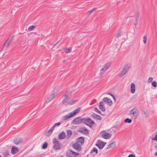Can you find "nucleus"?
<instances>
[{"instance_id": "f257e3e1", "label": "nucleus", "mask_w": 157, "mask_h": 157, "mask_svg": "<svg viewBox=\"0 0 157 157\" xmlns=\"http://www.w3.org/2000/svg\"><path fill=\"white\" fill-rule=\"evenodd\" d=\"M139 114V112L137 109L135 107L129 112V115L132 118L136 119Z\"/></svg>"}, {"instance_id": "f03ea898", "label": "nucleus", "mask_w": 157, "mask_h": 157, "mask_svg": "<svg viewBox=\"0 0 157 157\" xmlns=\"http://www.w3.org/2000/svg\"><path fill=\"white\" fill-rule=\"evenodd\" d=\"M80 110V108H78L72 112L68 113L67 115L63 116V119L64 120H68L73 117L75 114L78 113Z\"/></svg>"}, {"instance_id": "7ed1b4c3", "label": "nucleus", "mask_w": 157, "mask_h": 157, "mask_svg": "<svg viewBox=\"0 0 157 157\" xmlns=\"http://www.w3.org/2000/svg\"><path fill=\"white\" fill-rule=\"evenodd\" d=\"M131 65L130 64L128 63L125 65L120 73V76L121 77L124 75L128 71Z\"/></svg>"}, {"instance_id": "20e7f679", "label": "nucleus", "mask_w": 157, "mask_h": 157, "mask_svg": "<svg viewBox=\"0 0 157 157\" xmlns=\"http://www.w3.org/2000/svg\"><path fill=\"white\" fill-rule=\"evenodd\" d=\"M83 123H85L90 127L94 124V122L89 118H83Z\"/></svg>"}, {"instance_id": "39448f33", "label": "nucleus", "mask_w": 157, "mask_h": 157, "mask_svg": "<svg viewBox=\"0 0 157 157\" xmlns=\"http://www.w3.org/2000/svg\"><path fill=\"white\" fill-rule=\"evenodd\" d=\"M110 65V63L109 62L106 63L103 65L100 69V74L101 75H102L104 72L109 68Z\"/></svg>"}, {"instance_id": "423d86ee", "label": "nucleus", "mask_w": 157, "mask_h": 157, "mask_svg": "<svg viewBox=\"0 0 157 157\" xmlns=\"http://www.w3.org/2000/svg\"><path fill=\"white\" fill-rule=\"evenodd\" d=\"M100 135L102 138L105 139H110L112 136L111 134L106 132L105 131H103L101 132Z\"/></svg>"}, {"instance_id": "0eeeda50", "label": "nucleus", "mask_w": 157, "mask_h": 157, "mask_svg": "<svg viewBox=\"0 0 157 157\" xmlns=\"http://www.w3.org/2000/svg\"><path fill=\"white\" fill-rule=\"evenodd\" d=\"M53 143L54 144L53 148L55 150H58L61 147V144L59 143V141L56 139H54Z\"/></svg>"}, {"instance_id": "6e6552de", "label": "nucleus", "mask_w": 157, "mask_h": 157, "mask_svg": "<svg viewBox=\"0 0 157 157\" xmlns=\"http://www.w3.org/2000/svg\"><path fill=\"white\" fill-rule=\"evenodd\" d=\"M78 154L70 150L66 153L67 157H76Z\"/></svg>"}, {"instance_id": "1a4fd4ad", "label": "nucleus", "mask_w": 157, "mask_h": 157, "mask_svg": "<svg viewBox=\"0 0 157 157\" xmlns=\"http://www.w3.org/2000/svg\"><path fill=\"white\" fill-rule=\"evenodd\" d=\"M57 90L54 91L49 96L47 99L46 102L47 103L51 101L57 94Z\"/></svg>"}, {"instance_id": "9d476101", "label": "nucleus", "mask_w": 157, "mask_h": 157, "mask_svg": "<svg viewBox=\"0 0 157 157\" xmlns=\"http://www.w3.org/2000/svg\"><path fill=\"white\" fill-rule=\"evenodd\" d=\"M83 118L77 117L73 120L72 123L74 124H78L83 123Z\"/></svg>"}, {"instance_id": "9b49d317", "label": "nucleus", "mask_w": 157, "mask_h": 157, "mask_svg": "<svg viewBox=\"0 0 157 157\" xmlns=\"http://www.w3.org/2000/svg\"><path fill=\"white\" fill-rule=\"evenodd\" d=\"M70 94L69 93H66L64 96V99L63 101V103L65 104H69V101H68L70 99L69 95Z\"/></svg>"}, {"instance_id": "f8f14e48", "label": "nucleus", "mask_w": 157, "mask_h": 157, "mask_svg": "<svg viewBox=\"0 0 157 157\" xmlns=\"http://www.w3.org/2000/svg\"><path fill=\"white\" fill-rule=\"evenodd\" d=\"M106 143L101 140H98V143L96 144V146L98 147L99 149H102L105 145Z\"/></svg>"}, {"instance_id": "ddd939ff", "label": "nucleus", "mask_w": 157, "mask_h": 157, "mask_svg": "<svg viewBox=\"0 0 157 157\" xmlns=\"http://www.w3.org/2000/svg\"><path fill=\"white\" fill-rule=\"evenodd\" d=\"M72 147L75 150L78 151H80L82 149L81 145L77 142L74 144L73 145Z\"/></svg>"}, {"instance_id": "4468645a", "label": "nucleus", "mask_w": 157, "mask_h": 157, "mask_svg": "<svg viewBox=\"0 0 157 157\" xmlns=\"http://www.w3.org/2000/svg\"><path fill=\"white\" fill-rule=\"evenodd\" d=\"M79 132L85 135H87L89 133L88 130L85 127L80 128L79 130Z\"/></svg>"}, {"instance_id": "2eb2a0df", "label": "nucleus", "mask_w": 157, "mask_h": 157, "mask_svg": "<svg viewBox=\"0 0 157 157\" xmlns=\"http://www.w3.org/2000/svg\"><path fill=\"white\" fill-rule=\"evenodd\" d=\"M135 85L134 83H132L130 85L131 92L132 94H134L135 92Z\"/></svg>"}, {"instance_id": "dca6fc26", "label": "nucleus", "mask_w": 157, "mask_h": 157, "mask_svg": "<svg viewBox=\"0 0 157 157\" xmlns=\"http://www.w3.org/2000/svg\"><path fill=\"white\" fill-rule=\"evenodd\" d=\"M103 101L107 103L109 105H111L112 104L111 100L109 98H104L103 99Z\"/></svg>"}, {"instance_id": "f3484780", "label": "nucleus", "mask_w": 157, "mask_h": 157, "mask_svg": "<svg viewBox=\"0 0 157 157\" xmlns=\"http://www.w3.org/2000/svg\"><path fill=\"white\" fill-rule=\"evenodd\" d=\"M98 153V150L95 147H94L93 148L91 152L90 153V154H91L93 155V156H94L96 155Z\"/></svg>"}, {"instance_id": "a211bd4d", "label": "nucleus", "mask_w": 157, "mask_h": 157, "mask_svg": "<svg viewBox=\"0 0 157 157\" xmlns=\"http://www.w3.org/2000/svg\"><path fill=\"white\" fill-rule=\"evenodd\" d=\"M84 138L82 137H80L77 139V142L79 143L82 145L84 143Z\"/></svg>"}, {"instance_id": "6ab92c4d", "label": "nucleus", "mask_w": 157, "mask_h": 157, "mask_svg": "<svg viewBox=\"0 0 157 157\" xmlns=\"http://www.w3.org/2000/svg\"><path fill=\"white\" fill-rule=\"evenodd\" d=\"M22 140L20 138H16L14 140V144L16 145H17L19 144L22 143Z\"/></svg>"}, {"instance_id": "aec40b11", "label": "nucleus", "mask_w": 157, "mask_h": 157, "mask_svg": "<svg viewBox=\"0 0 157 157\" xmlns=\"http://www.w3.org/2000/svg\"><path fill=\"white\" fill-rule=\"evenodd\" d=\"M66 137L65 133L63 132H62L59 135L58 138L59 140H61L64 139Z\"/></svg>"}, {"instance_id": "412c9836", "label": "nucleus", "mask_w": 157, "mask_h": 157, "mask_svg": "<svg viewBox=\"0 0 157 157\" xmlns=\"http://www.w3.org/2000/svg\"><path fill=\"white\" fill-rule=\"evenodd\" d=\"M104 103L102 101H101L99 103V108L102 111H105V109L103 106Z\"/></svg>"}, {"instance_id": "4be33fe9", "label": "nucleus", "mask_w": 157, "mask_h": 157, "mask_svg": "<svg viewBox=\"0 0 157 157\" xmlns=\"http://www.w3.org/2000/svg\"><path fill=\"white\" fill-rule=\"evenodd\" d=\"M18 152V149L17 148H15L13 147H12L11 150V153L13 154L14 155L15 154L17 153Z\"/></svg>"}, {"instance_id": "5701e85b", "label": "nucleus", "mask_w": 157, "mask_h": 157, "mask_svg": "<svg viewBox=\"0 0 157 157\" xmlns=\"http://www.w3.org/2000/svg\"><path fill=\"white\" fill-rule=\"evenodd\" d=\"M116 144L114 142L111 143L108 146L107 149H109L110 148L114 147L115 146Z\"/></svg>"}, {"instance_id": "b1692460", "label": "nucleus", "mask_w": 157, "mask_h": 157, "mask_svg": "<svg viewBox=\"0 0 157 157\" xmlns=\"http://www.w3.org/2000/svg\"><path fill=\"white\" fill-rule=\"evenodd\" d=\"M2 154L4 157H7L9 155V153L8 151L5 150L2 152Z\"/></svg>"}, {"instance_id": "393cba45", "label": "nucleus", "mask_w": 157, "mask_h": 157, "mask_svg": "<svg viewBox=\"0 0 157 157\" xmlns=\"http://www.w3.org/2000/svg\"><path fill=\"white\" fill-rule=\"evenodd\" d=\"M54 129L53 127L52 126L50 128V129L48 130L47 132V135H50L52 133L53 130Z\"/></svg>"}, {"instance_id": "a878e982", "label": "nucleus", "mask_w": 157, "mask_h": 157, "mask_svg": "<svg viewBox=\"0 0 157 157\" xmlns=\"http://www.w3.org/2000/svg\"><path fill=\"white\" fill-rule=\"evenodd\" d=\"M72 134V132L71 130H68L67 131V136L69 137H70Z\"/></svg>"}, {"instance_id": "bb28decb", "label": "nucleus", "mask_w": 157, "mask_h": 157, "mask_svg": "<svg viewBox=\"0 0 157 157\" xmlns=\"http://www.w3.org/2000/svg\"><path fill=\"white\" fill-rule=\"evenodd\" d=\"M124 122H125V123H131L132 122V120L131 119L128 118H127L124 121Z\"/></svg>"}, {"instance_id": "cd10ccee", "label": "nucleus", "mask_w": 157, "mask_h": 157, "mask_svg": "<svg viewBox=\"0 0 157 157\" xmlns=\"http://www.w3.org/2000/svg\"><path fill=\"white\" fill-rule=\"evenodd\" d=\"M35 27V26L34 25H32L29 26L28 28L29 31H32Z\"/></svg>"}, {"instance_id": "c85d7f7f", "label": "nucleus", "mask_w": 157, "mask_h": 157, "mask_svg": "<svg viewBox=\"0 0 157 157\" xmlns=\"http://www.w3.org/2000/svg\"><path fill=\"white\" fill-rule=\"evenodd\" d=\"M142 115L144 117H146L147 116V113L146 111L144 110H143L142 112Z\"/></svg>"}, {"instance_id": "c756f323", "label": "nucleus", "mask_w": 157, "mask_h": 157, "mask_svg": "<svg viewBox=\"0 0 157 157\" xmlns=\"http://www.w3.org/2000/svg\"><path fill=\"white\" fill-rule=\"evenodd\" d=\"M47 146H48V144H47V142H45L42 146V148L43 149H45L47 147Z\"/></svg>"}, {"instance_id": "7c9ffc66", "label": "nucleus", "mask_w": 157, "mask_h": 157, "mask_svg": "<svg viewBox=\"0 0 157 157\" xmlns=\"http://www.w3.org/2000/svg\"><path fill=\"white\" fill-rule=\"evenodd\" d=\"M147 41V37L146 35L144 36L143 37V42L144 44H145Z\"/></svg>"}, {"instance_id": "2f4dec72", "label": "nucleus", "mask_w": 157, "mask_h": 157, "mask_svg": "<svg viewBox=\"0 0 157 157\" xmlns=\"http://www.w3.org/2000/svg\"><path fill=\"white\" fill-rule=\"evenodd\" d=\"M77 100H71L69 101V104L72 105L76 103V102H77Z\"/></svg>"}, {"instance_id": "473e14b6", "label": "nucleus", "mask_w": 157, "mask_h": 157, "mask_svg": "<svg viewBox=\"0 0 157 157\" xmlns=\"http://www.w3.org/2000/svg\"><path fill=\"white\" fill-rule=\"evenodd\" d=\"M11 43L9 42L8 41L7 42V41L5 43L4 46L6 48L8 47L9 46V45Z\"/></svg>"}, {"instance_id": "72a5a7b5", "label": "nucleus", "mask_w": 157, "mask_h": 157, "mask_svg": "<svg viewBox=\"0 0 157 157\" xmlns=\"http://www.w3.org/2000/svg\"><path fill=\"white\" fill-rule=\"evenodd\" d=\"M97 9V8H93V9H92V10H89L88 12V14H90L91 13H92L93 11H94V10H96Z\"/></svg>"}, {"instance_id": "f704fd0d", "label": "nucleus", "mask_w": 157, "mask_h": 157, "mask_svg": "<svg viewBox=\"0 0 157 157\" xmlns=\"http://www.w3.org/2000/svg\"><path fill=\"white\" fill-rule=\"evenodd\" d=\"M60 124V122H58L57 123H56L54 124L52 126L54 128H55V127L56 126H59Z\"/></svg>"}, {"instance_id": "c9c22d12", "label": "nucleus", "mask_w": 157, "mask_h": 157, "mask_svg": "<svg viewBox=\"0 0 157 157\" xmlns=\"http://www.w3.org/2000/svg\"><path fill=\"white\" fill-rule=\"evenodd\" d=\"M13 37L14 36H13L10 39H9L7 40V42L9 41L11 43L13 40Z\"/></svg>"}, {"instance_id": "e433bc0d", "label": "nucleus", "mask_w": 157, "mask_h": 157, "mask_svg": "<svg viewBox=\"0 0 157 157\" xmlns=\"http://www.w3.org/2000/svg\"><path fill=\"white\" fill-rule=\"evenodd\" d=\"M151 85L154 87H156L157 86V83L153 81L151 82Z\"/></svg>"}, {"instance_id": "4c0bfd02", "label": "nucleus", "mask_w": 157, "mask_h": 157, "mask_svg": "<svg viewBox=\"0 0 157 157\" xmlns=\"http://www.w3.org/2000/svg\"><path fill=\"white\" fill-rule=\"evenodd\" d=\"M71 49L70 48H67L66 50H65V52L66 53H68L71 52Z\"/></svg>"}, {"instance_id": "58836bf2", "label": "nucleus", "mask_w": 157, "mask_h": 157, "mask_svg": "<svg viewBox=\"0 0 157 157\" xmlns=\"http://www.w3.org/2000/svg\"><path fill=\"white\" fill-rule=\"evenodd\" d=\"M121 35V32L120 30H119L116 34V37H119Z\"/></svg>"}, {"instance_id": "ea45409f", "label": "nucleus", "mask_w": 157, "mask_h": 157, "mask_svg": "<svg viewBox=\"0 0 157 157\" xmlns=\"http://www.w3.org/2000/svg\"><path fill=\"white\" fill-rule=\"evenodd\" d=\"M153 78L152 77H150L148 80V81H147L148 82L150 83L153 80Z\"/></svg>"}, {"instance_id": "a19ab883", "label": "nucleus", "mask_w": 157, "mask_h": 157, "mask_svg": "<svg viewBox=\"0 0 157 157\" xmlns=\"http://www.w3.org/2000/svg\"><path fill=\"white\" fill-rule=\"evenodd\" d=\"M152 140L155 141H157V134H156L155 137L152 138Z\"/></svg>"}, {"instance_id": "79ce46f5", "label": "nucleus", "mask_w": 157, "mask_h": 157, "mask_svg": "<svg viewBox=\"0 0 157 157\" xmlns=\"http://www.w3.org/2000/svg\"><path fill=\"white\" fill-rule=\"evenodd\" d=\"M94 110L96 112L98 113H100V111L98 109V108H94Z\"/></svg>"}, {"instance_id": "37998d69", "label": "nucleus", "mask_w": 157, "mask_h": 157, "mask_svg": "<svg viewBox=\"0 0 157 157\" xmlns=\"http://www.w3.org/2000/svg\"><path fill=\"white\" fill-rule=\"evenodd\" d=\"M128 157H135V156L134 154H131L128 155Z\"/></svg>"}, {"instance_id": "c03bdc74", "label": "nucleus", "mask_w": 157, "mask_h": 157, "mask_svg": "<svg viewBox=\"0 0 157 157\" xmlns=\"http://www.w3.org/2000/svg\"><path fill=\"white\" fill-rule=\"evenodd\" d=\"M107 94L109 95H111V96H112L113 97V99L114 100H115V98L114 96L112 94H111L110 93H107Z\"/></svg>"}, {"instance_id": "a18cd8bd", "label": "nucleus", "mask_w": 157, "mask_h": 157, "mask_svg": "<svg viewBox=\"0 0 157 157\" xmlns=\"http://www.w3.org/2000/svg\"><path fill=\"white\" fill-rule=\"evenodd\" d=\"M97 118L99 120H101L102 119L101 117L99 116H97Z\"/></svg>"}, {"instance_id": "49530a36", "label": "nucleus", "mask_w": 157, "mask_h": 157, "mask_svg": "<svg viewBox=\"0 0 157 157\" xmlns=\"http://www.w3.org/2000/svg\"><path fill=\"white\" fill-rule=\"evenodd\" d=\"M155 155H157V151L155 153Z\"/></svg>"}, {"instance_id": "de8ad7c7", "label": "nucleus", "mask_w": 157, "mask_h": 157, "mask_svg": "<svg viewBox=\"0 0 157 157\" xmlns=\"http://www.w3.org/2000/svg\"><path fill=\"white\" fill-rule=\"evenodd\" d=\"M137 19H138V18H136V21H137Z\"/></svg>"}, {"instance_id": "09e8293b", "label": "nucleus", "mask_w": 157, "mask_h": 157, "mask_svg": "<svg viewBox=\"0 0 157 157\" xmlns=\"http://www.w3.org/2000/svg\"><path fill=\"white\" fill-rule=\"evenodd\" d=\"M65 59L63 60V62H65Z\"/></svg>"}, {"instance_id": "8fccbe9b", "label": "nucleus", "mask_w": 157, "mask_h": 157, "mask_svg": "<svg viewBox=\"0 0 157 157\" xmlns=\"http://www.w3.org/2000/svg\"><path fill=\"white\" fill-rule=\"evenodd\" d=\"M85 157H89L88 156V155H87Z\"/></svg>"}, {"instance_id": "3c124183", "label": "nucleus", "mask_w": 157, "mask_h": 157, "mask_svg": "<svg viewBox=\"0 0 157 157\" xmlns=\"http://www.w3.org/2000/svg\"><path fill=\"white\" fill-rule=\"evenodd\" d=\"M0 157H2V156L0 155Z\"/></svg>"}]
</instances>
